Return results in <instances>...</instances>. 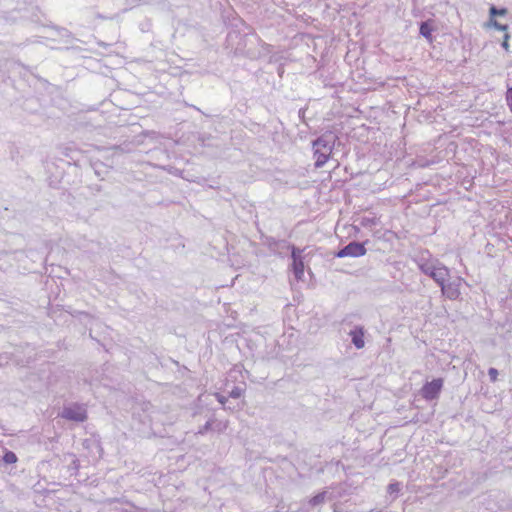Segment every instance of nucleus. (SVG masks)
Returning <instances> with one entry per match:
<instances>
[{
	"instance_id": "nucleus-1",
	"label": "nucleus",
	"mask_w": 512,
	"mask_h": 512,
	"mask_svg": "<svg viewBox=\"0 0 512 512\" xmlns=\"http://www.w3.org/2000/svg\"><path fill=\"white\" fill-rule=\"evenodd\" d=\"M313 149L315 167L320 168L329 161L332 155L333 146L329 144L323 137H320L313 142Z\"/></svg>"
},
{
	"instance_id": "nucleus-2",
	"label": "nucleus",
	"mask_w": 512,
	"mask_h": 512,
	"mask_svg": "<svg viewBox=\"0 0 512 512\" xmlns=\"http://www.w3.org/2000/svg\"><path fill=\"white\" fill-rule=\"evenodd\" d=\"M443 387V379L436 378L427 382L421 388V395L426 400H433L438 398Z\"/></svg>"
},
{
	"instance_id": "nucleus-19",
	"label": "nucleus",
	"mask_w": 512,
	"mask_h": 512,
	"mask_svg": "<svg viewBox=\"0 0 512 512\" xmlns=\"http://www.w3.org/2000/svg\"><path fill=\"white\" fill-rule=\"evenodd\" d=\"M216 397L221 404H224L226 402V398L224 396L217 394Z\"/></svg>"
},
{
	"instance_id": "nucleus-12",
	"label": "nucleus",
	"mask_w": 512,
	"mask_h": 512,
	"mask_svg": "<svg viewBox=\"0 0 512 512\" xmlns=\"http://www.w3.org/2000/svg\"><path fill=\"white\" fill-rule=\"evenodd\" d=\"M506 102H507V105H508L510 111L512 112V87L507 89Z\"/></svg>"
},
{
	"instance_id": "nucleus-9",
	"label": "nucleus",
	"mask_w": 512,
	"mask_h": 512,
	"mask_svg": "<svg viewBox=\"0 0 512 512\" xmlns=\"http://www.w3.org/2000/svg\"><path fill=\"white\" fill-rule=\"evenodd\" d=\"M442 293L446 295L449 299L455 300L459 297L460 291L457 288H453L451 286H443Z\"/></svg>"
},
{
	"instance_id": "nucleus-10",
	"label": "nucleus",
	"mask_w": 512,
	"mask_h": 512,
	"mask_svg": "<svg viewBox=\"0 0 512 512\" xmlns=\"http://www.w3.org/2000/svg\"><path fill=\"white\" fill-rule=\"evenodd\" d=\"M432 31L433 28L428 22H423L420 26V33L423 35L426 39L429 40V42H432Z\"/></svg>"
},
{
	"instance_id": "nucleus-4",
	"label": "nucleus",
	"mask_w": 512,
	"mask_h": 512,
	"mask_svg": "<svg viewBox=\"0 0 512 512\" xmlns=\"http://www.w3.org/2000/svg\"><path fill=\"white\" fill-rule=\"evenodd\" d=\"M366 254V248L363 243L351 242L341 249L338 253V257H360Z\"/></svg>"
},
{
	"instance_id": "nucleus-18",
	"label": "nucleus",
	"mask_w": 512,
	"mask_h": 512,
	"mask_svg": "<svg viewBox=\"0 0 512 512\" xmlns=\"http://www.w3.org/2000/svg\"><path fill=\"white\" fill-rule=\"evenodd\" d=\"M292 259L293 261L301 259L300 251L297 250L296 248H293L292 250Z\"/></svg>"
},
{
	"instance_id": "nucleus-8",
	"label": "nucleus",
	"mask_w": 512,
	"mask_h": 512,
	"mask_svg": "<svg viewBox=\"0 0 512 512\" xmlns=\"http://www.w3.org/2000/svg\"><path fill=\"white\" fill-rule=\"evenodd\" d=\"M292 267H293V272H294L296 278L301 279L304 274V262H303L302 258L299 260L293 261Z\"/></svg>"
},
{
	"instance_id": "nucleus-6",
	"label": "nucleus",
	"mask_w": 512,
	"mask_h": 512,
	"mask_svg": "<svg viewBox=\"0 0 512 512\" xmlns=\"http://www.w3.org/2000/svg\"><path fill=\"white\" fill-rule=\"evenodd\" d=\"M429 275L441 286L445 285V281L448 278L449 271L446 267H433L429 272Z\"/></svg>"
},
{
	"instance_id": "nucleus-7",
	"label": "nucleus",
	"mask_w": 512,
	"mask_h": 512,
	"mask_svg": "<svg viewBox=\"0 0 512 512\" xmlns=\"http://www.w3.org/2000/svg\"><path fill=\"white\" fill-rule=\"evenodd\" d=\"M352 337V342L357 349H361L364 347V330L361 327H357L350 332Z\"/></svg>"
},
{
	"instance_id": "nucleus-5",
	"label": "nucleus",
	"mask_w": 512,
	"mask_h": 512,
	"mask_svg": "<svg viewBox=\"0 0 512 512\" xmlns=\"http://www.w3.org/2000/svg\"><path fill=\"white\" fill-rule=\"evenodd\" d=\"M508 13L506 8L498 9L495 6H491L489 9L490 20L487 24L488 27H494L500 31H507L508 25L499 23L495 18L496 16H504Z\"/></svg>"
},
{
	"instance_id": "nucleus-11",
	"label": "nucleus",
	"mask_w": 512,
	"mask_h": 512,
	"mask_svg": "<svg viewBox=\"0 0 512 512\" xmlns=\"http://www.w3.org/2000/svg\"><path fill=\"white\" fill-rule=\"evenodd\" d=\"M3 460L5 463L13 464L17 461V456L15 455V453H13L11 451H7L4 454Z\"/></svg>"
},
{
	"instance_id": "nucleus-15",
	"label": "nucleus",
	"mask_w": 512,
	"mask_h": 512,
	"mask_svg": "<svg viewBox=\"0 0 512 512\" xmlns=\"http://www.w3.org/2000/svg\"><path fill=\"white\" fill-rule=\"evenodd\" d=\"M505 32V35H504V39H503V42H502V47L508 51L509 50V34L507 33V31H504Z\"/></svg>"
},
{
	"instance_id": "nucleus-17",
	"label": "nucleus",
	"mask_w": 512,
	"mask_h": 512,
	"mask_svg": "<svg viewBox=\"0 0 512 512\" xmlns=\"http://www.w3.org/2000/svg\"><path fill=\"white\" fill-rule=\"evenodd\" d=\"M242 395V390L240 388H234L231 392H230V396L232 398H239L241 397Z\"/></svg>"
},
{
	"instance_id": "nucleus-14",
	"label": "nucleus",
	"mask_w": 512,
	"mask_h": 512,
	"mask_svg": "<svg viewBox=\"0 0 512 512\" xmlns=\"http://www.w3.org/2000/svg\"><path fill=\"white\" fill-rule=\"evenodd\" d=\"M488 375H489L491 381L495 382L497 380V378H498V371H497V369L490 368L488 370Z\"/></svg>"
},
{
	"instance_id": "nucleus-13",
	"label": "nucleus",
	"mask_w": 512,
	"mask_h": 512,
	"mask_svg": "<svg viewBox=\"0 0 512 512\" xmlns=\"http://www.w3.org/2000/svg\"><path fill=\"white\" fill-rule=\"evenodd\" d=\"M324 500V494H318L316 496H314L311 500H310V503L312 505H317L319 503H321L322 501Z\"/></svg>"
},
{
	"instance_id": "nucleus-3",
	"label": "nucleus",
	"mask_w": 512,
	"mask_h": 512,
	"mask_svg": "<svg viewBox=\"0 0 512 512\" xmlns=\"http://www.w3.org/2000/svg\"><path fill=\"white\" fill-rule=\"evenodd\" d=\"M62 417L68 420L83 422L87 418L86 410L80 405L65 407L62 411Z\"/></svg>"
},
{
	"instance_id": "nucleus-16",
	"label": "nucleus",
	"mask_w": 512,
	"mask_h": 512,
	"mask_svg": "<svg viewBox=\"0 0 512 512\" xmlns=\"http://www.w3.org/2000/svg\"><path fill=\"white\" fill-rule=\"evenodd\" d=\"M400 490V486L398 483H392L388 486V491L390 493H397Z\"/></svg>"
}]
</instances>
